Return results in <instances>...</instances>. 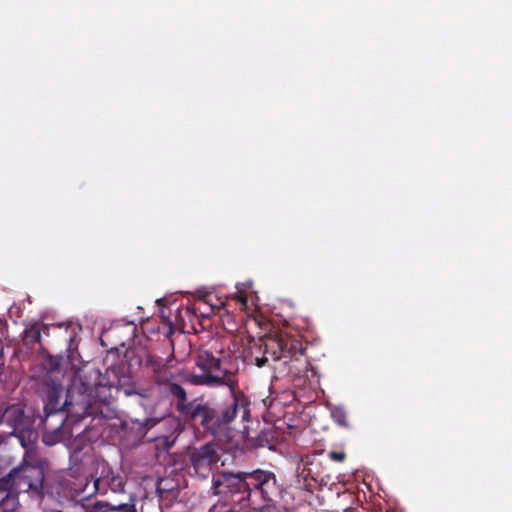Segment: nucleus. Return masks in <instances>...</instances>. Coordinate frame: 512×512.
Wrapping results in <instances>:
<instances>
[{
	"label": "nucleus",
	"instance_id": "obj_12",
	"mask_svg": "<svg viewBox=\"0 0 512 512\" xmlns=\"http://www.w3.org/2000/svg\"><path fill=\"white\" fill-rule=\"evenodd\" d=\"M166 346L171 350L166 357H163L158 354L156 350H153L148 352L143 359L144 366L158 377H165L167 370L173 367L175 358L173 342L168 340Z\"/></svg>",
	"mask_w": 512,
	"mask_h": 512
},
{
	"label": "nucleus",
	"instance_id": "obj_3",
	"mask_svg": "<svg viewBox=\"0 0 512 512\" xmlns=\"http://www.w3.org/2000/svg\"><path fill=\"white\" fill-rule=\"evenodd\" d=\"M231 395L232 401L220 406L199 400L185 422L201 427L204 433L215 438L226 435L237 417L242 422L250 419L249 398L240 390H234Z\"/></svg>",
	"mask_w": 512,
	"mask_h": 512
},
{
	"label": "nucleus",
	"instance_id": "obj_14",
	"mask_svg": "<svg viewBox=\"0 0 512 512\" xmlns=\"http://www.w3.org/2000/svg\"><path fill=\"white\" fill-rule=\"evenodd\" d=\"M62 396V388L57 385L48 386L44 396V411L46 418L43 420V425L48 430V418L59 412H66L68 415V407L65 401L61 405L60 398Z\"/></svg>",
	"mask_w": 512,
	"mask_h": 512
},
{
	"label": "nucleus",
	"instance_id": "obj_5",
	"mask_svg": "<svg viewBox=\"0 0 512 512\" xmlns=\"http://www.w3.org/2000/svg\"><path fill=\"white\" fill-rule=\"evenodd\" d=\"M228 362L213 355L209 350L200 349L195 359V365L202 371L187 377V381L196 386L216 388L227 386L230 392L238 389V379Z\"/></svg>",
	"mask_w": 512,
	"mask_h": 512
},
{
	"label": "nucleus",
	"instance_id": "obj_15",
	"mask_svg": "<svg viewBox=\"0 0 512 512\" xmlns=\"http://www.w3.org/2000/svg\"><path fill=\"white\" fill-rule=\"evenodd\" d=\"M41 342V331L37 324H32L23 332V343L27 348H34L36 343Z\"/></svg>",
	"mask_w": 512,
	"mask_h": 512
},
{
	"label": "nucleus",
	"instance_id": "obj_9",
	"mask_svg": "<svg viewBox=\"0 0 512 512\" xmlns=\"http://www.w3.org/2000/svg\"><path fill=\"white\" fill-rule=\"evenodd\" d=\"M219 460L217 446L212 442L196 447L190 453L193 470L201 478H207Z\"/></svg>",
	"mask_w": 512,
	"mask_h": 512
},
{
	"label": "nucleus",
	"instance_id": "obj_11",
	"mask_svg": "<svg viewBox=\"0 0 512 512\" xmlns=\"http://www.w3.org/2000/svg\"><path fill=\"white\" fill-rule=\"evenodd\" d=\"M95 491L99 494H106L108 490L114 493H123L125 491L124 477L115 473L109 466L103 465L101 473L94 479Z\"/></svg>",
	"mask_w": 512,
	"mask_h": 512
},
{
	"label": "nucleus",
	"instance_id": "obj_2",
	"mask_svg": "<svg viewBox=\"0 0 512 512\" xmlns=\"http://www.w3.org/2000/svg\"><path fill=\"white\" fill-rule=\"evenodd\" d=\"M212 489L238 509L254 505L257 500L274 501L280 492L276 475L263 469L238 473L220 471L213 476Z\"/></svg>",
	"mask_w": 512,
	"mask_h": 512
},
{
	"label": "nucleus",
	"instance_id": "obj_19",
	"mask_svg": "<svg viewBox=\"0 0 512 512\" xmlns=\"http://www.w3.org/2000/svg\"><path fill=\"white\" fill-rule=\"evenodd\" d=\"M237 289L238 291L234 294L233 299L240 303L241 309H245L247 307V297L238 286Z\"/></svg>",
	"mask_w": 512,
	"mask_h": 512
},
{
	"label": "nucleus",
	"instance_id": "obj_6",
	"mask_svg": "<svg viewBox=\"0 0 512 512\" xmlns=\"http://www.w3.org/2000/svg\"><path fill=\"white\" fill-rule=\"evenodd\" d=\"M45 461L28 463L24 458L23 463L14 467L5 477V483L10 490L16 493H30L39 498L44 497Z\"/></svg>",
	"mask_w": 512,
	"mask_h": 512
},
{
	"label": "nucleus",
	"instance_id": "obj_7",
	"mask_svg": "<svg viewBox=\"0 0 512 512\" xmlns=\"http://www.w3.org/2000/svg\"><path fill=\"white\" fill-rule=\"evenodd\" d=\"M153 428H156V432L153 440L157 439H168L170 437H176L181 431V424L178 418L173 416L160 417V418H146L142 421L135 419L131 420L129 429L135 431V437L142 439L146 434Z\"/></svg>",
	"mask_w": 512,
	"mask_h": 512
},
{
	"label": "nucleus",
	"instance_id": "obj_13",
	"mask_svg": "<svg viewBox=\"0 0 512 512\" xmlns=\"http://www.w3.org/2000/svg\"><path fill=\"white\" fill-rule=\"evenodd\" d=\"M166 393L174 399L176 411L186 421L189 414L199 401L198 399L188 400L186 390L175 382H167L165 387Z\"/></svg>",
	"mask_w": 512,
	"mask_h": 512
},
{
	"label": "nucleus",
	"instance_id": "obj_1",
	"mask_svg": "<svg viewBox=\"0 0 512 512\" xmlns=\"http://www.w3.org/2000/svg\"><path fill=\"white\" fill-rule=\"evenodd\" d=\"M121 394L137 397L140 404L145 398L143 394L133 389H124L101 381L92 386L80 372H77L67 389L65 405L72 417L82 419L92 416L111 419L116 416L114 400Z\"/></svg>",
	"mask_w": 512,
	"mask_h": 512
},
{
	"label": "nucleus",
	"instance_id": "obj_4",
	"mask_svg": "<svg viewBox=\"0 0 512 512\" xmlns=\"http://www.w3.org/2000/svg\"><path fill=\"white\" fill-rule=\"evenodd\" d=\"M265 347L264 355L262 357L250 356V361L257 367L261 368L266 365L269 355L274 362L273 369L278 371L280 374H296L298 369L296 362L299 361V356H302V345L296 340L285 336H279L278 338L270 339L267 343H263L261 339L254 342L250 349L257 348L259 351Z\"/></svg>",
	"mask_w": 512,
	"mask_h": 512
},
{
	"label": "nucleus",
	"instance_id": "obj_22",
	"mask_svg": "<svg viewBox=\"0 0 512 512\" xmlns=\"http://www.w3.org/2000/svg\"><path fill=\"white\" fill-rule=\"evenodd\" d=\"M44 441L48 444H50V442L48 441V436L47 435H44Z\"/></svg>",
	"mask_w": 512,
	"mask_h": 512
},
{
	"label": "nucleus",
	"instance_id": "obj_23",
	"mask_svg": "<svg viewBox=\"0 0 512 512\" xmlns=\"http://www.w3.org/2000/svg\"><path fill=\"white\" fill-rule=\"evenodd\" d=\"M243 432H247V427L245 425L243 426Z\"/></svg>",
	"mask_w": 512,
	"mask_h": 512
},
{
	"label": "nucleus",
	"instance_id": "obj_17",
	"mask_svg": "<svg viewBox=\"0 0 512 512\" xmlns=\"http://www.w3.org/2000/svg\"><path fill=\"white\" fill-rule=\"evenodd\" d=\"M265 503L262 505L256 506L257 502L254 505L249 506L248 510L237 509L236 507H230L229 509L223 512H272L273 508L269 504L271 501H264Z\"/></svg>",
	"mask_w": 512,
	"mask_h": 512
},
{
	"label": "nucleus",
	"instance_id": "obj_18",
	"mask_svg": "<svg viewBox=\"0 0 512 512\" xmlns=\"http://www.w3.org/2000/svg\"><path fill=\"white\" fill-rule=\"evenodd\" d=\"M112 510L119 511V512H136L134 499L131 498V502H129V503H122L117 506H114L112 508Z\"/></svg>",
	"mask_w": 512,
	"mask_h": 512
},
{
	"label": "nucleus",
	"instance_id": "obj_21",
	"mask_svg": "<svg viewBox=\"0 0 512 512\" xmlns=\"http://www.w3.org/2000/svg\"><path fill=\"white\" fill-rule=\"evenodd\" d=\"M64 419H65V418H64L63 416H61V418H60V420H59V425L57 426V428H55V430H58V429H60V428L62 427V425H63V423H64Z\"/></svg>",
	"mask_w": 512,
	"mask_h": 512
},
{
	"label": "nucleus",
	"instance_id": "obj_10",
	"mask_svg": "<svg viewBox=\"0 0 512 512\" xmlns=\"http://www.w3.org/2000/svg\"><path fill=\"white\" fill-rule=\"evenodd\" d=\"M44 486V496L48 495L59 503L73 499L79 491L62 473L44 476Z\"/></svg>",
	"mask_w": 512,
	"mask_h": 512
},
{
	"label": "nucleus",
	"instance_id": "obj_8",
	"mask_svg": "<svg viewBox=\"0 0 512 512\" xmlns=\"http://www.w3.org/2000/svg\"><path fill=\"white\" fill-rule=\"evenodd\" d=\"M1 422L12 428L10 433L15 434L22 445H24L25 439L32 441L37 437V433L32 428L30 417L26 416L23 407L19 404L6 407L2 413Z\"/></svg>",
	"mask_w": 512,
	"mask_h": 512
},
{
	"label": "nucleus",
	"instance_id": "obj_20",
	"mask_svg": "<svg viewBox=\"0 0 512 512\" xmlns=\"http://www.w3.org/2000/svg\"><path fill=\"white\" fill-rule=\"evenodd\" d=\"M328 457L334 462H343L346 459V453L344 451H330Z\"/></svg>",
	"mask_w": 512,
	"mask_h": 512
},
{
	"label": "nucleus",
	"instance_id": "obj_16",
	"mask_svg": "<svg viewBox=\"0 0 512 512\" xmlns=\"http://www.w3.org/2000/svg\"><path fill=\"white\" fill-rule=\"evenodd\" d=\"M331 417L336 425L345 429H351L352 424L349 420L347 411L342 406H335L331 410Z\"/></svg>",
	"mask_w": 512,
	"mask_h": 512
}]
</instances>
